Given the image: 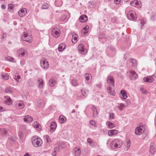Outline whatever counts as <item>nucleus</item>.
Here are the masks:
<instances>
[{"instance_id":"1","label":"nucleus","mask_w":156,"mask_h":156,"mask_svg":"<svg viewBox=\"0 0 156 156\" xmlns=\"http://www.w3.org/2000/svg\"><path fill=\"white\" fill-rule=\"evenodd\" d=\"M125 13L127 18L129 20L135 21L136 20L137 15L134 11L130 9V8L129 7L126 9Z\"/></svg>"},{"instance_id":"2","label":"nucleus","mask_w":156,"mask_h":156,"mask_svg":"<svg viewBox=\"0 0 156 156\" xmlns=\"http://www.w3.org/2000/svg\"><path fill=\"white\" fill-rule=\"evenodd\" d=\"M33 145L35 147H40L42 144L41 139L37 136H34L31 138Z\"/></svg>"},{"instance_id":"3","label":"nucleus","mask_w":156,"mask_h":156,"mask_svg":"<svg viewBox=\"0 0 156 156\" xmlns=\"http://www.w3.org/2000/svg\"><path fill=\"white\" fill-rule=\"evenodd\" d=\"M122 141L119 139H116L112 141L110 144L111 148L116 149L120 148L122 145Z\"/></svg>"},{"instance_id":"4","label":"nucleus","mask_w":156,"mask_h":156,"mask_svg":"<svg viewBox=\"0 0 156 156\" xmlns=\"http://www.w3.org/2000/svg\"><path fill=\"white\" fill-rule=\"evenodd\" d=\"M22 40L29 43L32 41V37L30 34L29 33H23L21 35Z\"/></svg>"},{"instance_id":"5","label":"nucleus","mask_w":156,"mask_h":156,"mask_svg":"<svg viewBox=\"0 0 156 156\" xmlns=\"http://www.w3.org/2000/svg\"><path fill=\"white\" fill-rule=\"evenodd\" d=\"M41 67L44 69H47L49 66L48 62L46 59L42 58L41 61Z\"/></svg>"},{"instance_id":"6","label":"nucleus","mask_w":156,"mask_h":156,"mask_svg":"<svg viewBox=\"0 0 156 156\" xmlns=\"http://www.w3.org/2000/svg\"><path fill=\"white\" fill-rule=\"evenodd\" d=\"M145 129L143 126L136 127L135 130V133L137 135H141L145 131Z\"/></svg>"},{"instance_id":"7","label":"nucleus","mask_w":156,"mask_h":156,"mask_svg":"<svg viewBox=\"0 0 156 156\" xmlns=\"http://www.w3.org/2000/svg\"><path fill=\"white\" fill-rule=\"evenodd\" d=\"M51 33L52 35L55 38L58 37L60 35V30L56 28H53L52 29Z\"/></svg>"},{"instance_id":"8","label":"nucleus","mask_w":156,"mask_h":156,"mask_svg":"<svg viewBox=\"0 0 156 156\" xmlns=\"http://www.w3.org/2000/svg\"><path fill=\"white\" fill-rule=\"evenodd\" d=\"M17 54L19 57H23L27 55V51L23 48H21L18 50Z\"/></svg>"},{"instance_id":"9","label":"nucleus","mask_w":156,"mask_h":156,"mask_svg":"<svg viewBox=\"0 0 156 156\" xmlns=\"http://www.w3.org/2000/svg\"><path fill=\"white\" fill-rule=\"evenodd\" d=\"M107 81L109 86H112L113 87H114V80L112 76H108L107 78Z\"/></svg>"},{"instance_id":"10","label":"nucleus","mask_w":156,"mask_h":156,"mask_svg":"<svg viewBox=\"0 0 156 156\" xmlns=\"http://www.w3.org/2000/svg\"><path fill=\"white\" fill-rule=\"evenodd\" d=\"M81 150L80 148L78 147H74L73 150V154L76 156L80 155L81 154Z\"/></svg>"},{"instance_id":"11","label":"nucleus","mask_w":156,"mask_h":156,"mask_svg":"<svg viewBox=\"0 0 156 156\" xmlns=\"http://www.w3.org/2000/svg\"><path fill=\"white\" fill-rule=\"evenodd\" d=\"M27 13V10L24 8L20 9L18 12L19 15L21 17L24 16Z\"/></svg>"},{"instance_id":"12","label":"nucleus","mask_w":156,"mask_h":156,"mask_svg":"<svg viewBox=\"0 0 156 156\" xmlns=\"http://www.w3.org/2000/svg\"><path fill=\"white\" fill-rule=\"evenodd\" d=\"M154 75L151 76H149L146 77H144L143 79V80L145 82L148 83L152 82L154 81V79L153 78Z\"/></svg>"},{"instance_id":"13","label":"nucleus","mask_w":156,"mask_h":156,"mask_svg":"<svg viewBox=\"0 0 156 156\" xmlns=\"http://www.w3.org/2000/svg\"><path fill=\"white\" fill-rule=\"evenodd\" d=\"M78 50L80 53L82 54H84L86 53L87 50L85 49L84 48V45L83 44H80L78 46Z\"/></svg>"},{"instance_id":"14","label":"nucleus","mask_w":156,"mask_h":156,"mask_svg":"<svg viewBox=\"0 0 156 156\" xmlns=\"http://www.w3.org/2000/svg\"><path fill=\"white\" fill-rule=\"evenodd\" d=\"M57 83V80L56 78L52 77L49 81V84L51 87H53Z\"/></svg>"},{"instance_id":"15","label":"nucleus","mask_w":156,"mask_h":156,"mask_svg":"<svg viewBox=\"0 0 156 156\" xmlns=\"http://www.w3.org/2000/svg\"><path fill=\"white\" fill-rule=\"evenodd\" d=\"M110 51L108 54L109 56L113 57L116 54V50L112 46H111L110 48Z\"/></svg>"},{"instance_id":"16","label":"nucleus","mask_w":156,"mask_h":156,"mask_svg":"<svg viewBox=\"0 0 156 156\" xmlns=\"http://www.w3.org/2000/svg\"><path fill=\"white\" fill-rule=\"evenodd\" d=\"M111 86L107 87V90L108 92L111 95L114 96L115 94V92L114 89L111 87Z\"/></svg>"},{"instance_id":"17","label":"nucleus","mask_w":156,"mask_h":156,"mask_svg":"<svg viewBox=\"0 0 156 156\" xmlns=\"http://www.w3.org/2000/svg\"><path fill=\"white\" fill-rule=\"evenodd\" d=\"M61 13L63 14V15L62 16L61 18V20L62 21H65L66 20L67 18V15L68 13L67 11H62L61 12Z\"/></svg>"},{"instance_id":"18","label":"nucleus","mask_w":156,"mask_h":156,"mask_svg":"<svg viewBox=\"0 0 156 156\" xmlns=\"http://www.w3.org/2000/svg\"><path fill=\"white\" fill-rule=\"evenodd\" d=\"M24 121L27 123H30L33 121V118L30 116L27 115L24 117Z\"/></svg>"},{"instance_id":"19","label":"nucleus","mask_w":156,"mask_h":156,"mask_svg":"<svg viewBox=\"0 0 156 156\" xmlns=\"http://www.w3.org/2000/svg\"><path fill=\"white\" fill-rule=\"evenodd\" d=\"M50 131H54L55 129L57 127V125L55 122H52L51 123V126H50Z\"/></svg>"},{"instance_id":"20","label":"nucleus","mask_w":156,"mask_h":156,"mask_svg":"<svg viewBox=\"0 0 156 156\" xmlns=\"http://www.w3.org/2000/svg\"><path fill=\"white\" fill-rule=\"evenodd\" d=\"M87 141L89 143V145L92 147H94L97 145L96 143L94 141L90 138H88L87 139Z\"/></svg>"},{"instance_id":"21","label":"nucleus","mask_w":156,"mask_h":156,"mask_svg":"<svg viewBox=\"0 0 156 156\" xmlns=\"http://www.w3.org/2000/svg\"><path fill=\"white\" fill-rule=\"evenodd\" d=\"M79 20L80 22L83 23L87 20V17L85 15H83L80 17Z\"/></svg>"},{"instance_id":"22","label":"nucleus","mask_w":156,"mask_h":156,"mask_svg":"<svg viewBox=\"0 0 156 156\" xmlns=\"http://www.w3.org/2000/svg\"><path fill=\"white\" fill-rule=\"evenodd\" d=\"M5 98L6 99L5 103L10 105H12V101L11 100L10 97L9 96H6Z\"/></svg>"},{"instance_id":"23","label":"nucleus","mask_w":156,"mask_h":156,"mask_svg":"<svg viewBox=\"0 0 156 156\" xmlns=\"http://www.w3.org/2000/svg\"><path fill=\"white\" fill-rule=\"evenodd\" d=\"M86 80L87 81L90 82L92 80V76L90 74L86 73L84 75Z\"/></svg>"},{"instance_id":"24","label":"nucleus","mask_w":156,"mask_h":156,"mask_svg":"<svg viewBox=\"0 0 156 156\" xmlns=\"http://www.w3.org/2000/svg\"><path fill=\"white\" fill-rule=\"evenodd\" d=\"M118 131L116 129L111 130L108 131V135L109 136L116 134L118 133Z\"/></svg>"},{"instance_id":"25","label":"nucleus","mask_w":156,"mask_h":156,"mask_svg":"<svg viewBox=\"0 0 156 156\" xmlns=\"http://www.w3.org/2000/svg\"><path fill=\"white\" fill-rule=\"evenodd\" d=\"M154 145V144L153 143H151L150 144L149 151L150 152L151 154H154L156 151V149Z\"/></svg>"},{"instance_id":"26","label":"nucleus","mask_w":156,"mask_h":156,"mask_svg":"<svg viewBox=\"0 0 156 156\" xmlns=\"http://www.w3.org/2000/svg\"><path fill=\"white\" fill-rule=\"evenodd\" d=\"M0 133L2 135L6 136L8 134L7 130L5 128H0Z\"/></svg>"},{"instance_id":"27","label":"nucleus","mask_w":156,"mask_h":156,"mask_svg":"<svg viewBox=\"0 0 156 156\" xmlns=\"http://www.w3.org/2000/svg\"><path fill=\"white\" fill-rule=\"evenodd\" d=\"M37 81L38 83V87L40 88L41 89L43 86L44 82L43 80L40 78H38Z\"/></svg>"},{"instance_id":"28","label":"nucleus","mask_w":156,"mask_h":156,"mask_svg":"<svg viewBox=\"0 0 156 156\" xmlns=\"http://www.w3.org/2000/svg\"><path fill=\"white\" fill-rule=\"evenodd\" d=\"M71 83L73 86L76 87L79 85L77 80L76 79H71Z\"/></svg>"},{"instance_id":"29","label":"nucleus","mask_w":156,"mask_h":156,"mask_svg":"<svg viewBox=\"0 0 156 156\" xmlns=\"http://www.w3.org/2000/svg\"><path fill=\"white\" fill-rule=\"evenodd\" d=\"M66 47L65 45L63 44H60L58 47V50L60 52H62L65 49Z\"/></svg>"},{"instance_id":"30","label":"nucleus","mask_w":156,"mask_h":156,"mask_svg":"<svg viewBox=\"0 0 156 156\" xmlns=\"http://www.w3.org/2000/svg\"><path fill=\"white\" fill-rule=\"evenodd\" d=\"M16 106L22 107H24V105L22 101H17L16 102Z\"/></svg>"},{"instance_id":"31","label":"nucleus","mask_w":156,"mask_h":156,"mask_svg":"<svg viewBox=\"0 0 156 156\" xmlns=\"http://www.w3.org/2000/svg\"><path fill=\"white\" fill-rule=\"evenodd\" d=\"M89 26L88 25H86L83 29L82 30V33L83 34H85L87 33L88 31Z\"/></svg>"},{"instance_id":"32","label":"nucleus","mask_w":156,"mask_h":156,"mask_svg":"<svg viewBox=\"0 0 156 156\" xmlns=\"http://www.w3.org/2000/svg\"><path fill=\"white\" fill-rule=\"evenodd\" d=\"M58 146L55 147V149H56L57 150H56V151H59L62 149L64 145L63 144L61 143H58Z\"/></svg>"},{"instance_id":"33","label":"nucleus","mask_w":156,"mask_h":156,"mask_svg":"<svg viewBox=\"0 0 156 156\" xmlns=\"http://www.w3.org/2000/svg\"><path fill=\"white\" fill-rule=\"evenodd\" d=\"M106 124L108 126V127L110 129H112L115 126V124L109 121L107 122Z\"/></svg>"},{"instance_id":"34","label":"nucleus","mask_w":156,"mask_h":156,"mask_svg":"<svg viewBox=\"0 0 156 156\" xmlns=\"http://www.w3.org/2000/svg\"><path fill=\"white\" fill-rule=\"evenodd\" d=\"M66 120V118L63 115H61L59 117V122L60 123H63Z\"/></svg>"},{"instance_id":"35","label":"nucleus","mask_w":156,"mask_h":156,"mask_svg":"<svg viewBox=\"0 0 156 156\" xmlns=\"http://www.w3.org/2000/svg\"><path fill=\"white\" fill-rule=\"evenodd\" d=\"M130 76H132L133 78L134 79L137 78L138 77V76L135 72L134 71H131L130 72Z\"/></svg>"},{"instance_id":"36","label":"nucleus","mask_w":156,"mask_h":156,"mask_svg":"<svg viewBox=\"0 0 156 156\" xmlns=\"http://www.w3.org/2000/svg\"><path fill=\"white\" fill-rule=\"evenodd\" d=\"M129 62L132 64V65L133 67H135L137 65V61L135 59L131 58L130 59Z\"/></svg>"},{"instance_id":"37","label":"nucleus","mask_w":156,"mask_h":156,"mask_svg":"<svg viewBox=\"0 0 156 156\" xmlns=\"http://www.w3.org/2000/svg\"><path fill=\"white\" fill-rule=\"evenodd\" d=\"M55 4V6H60L62 4V0H56Z\"/></svg>"},{"instance_id":"38","label":"nucleus","mask_w":156,"mask_h":156,"mask_svg":"<svg viewBox=\"0 0 156 156\" xmlns=\"http://www.w3.org/2000/svg\"><path fill=\"white\" fill-rule=\"evenodd\" d=\"M140 4V2H138L137 0H135L132 2L130 3V5L133 6H135V5H139Z\"/></svg>"},{"instance_id":"39","label":"nucleus","mask_w":156,"mask_h":156,"mask_svg":"<svg viewBox=\"0 0 156 156\" xmlns=\"http://www.w3.org/2000/svg\"><path fill=\"white\" fill-rule=\"evenodd\" d=\"M125 146L128 148H129L130 147L131 144L130 140L129 139H127L125 140Z\"/></svg>"},{"instance_id":"40","label":"nucleus","mask_w":156,"mask_h":156,"mask_svg":"<svg viewBox=\"0 0 156 156\" xmlns=\"http://www.w3.org/2000/svg\"><path fill=\"white\" fill-rule=\"evenodd\" d=\"M82 95L84 97H86L88 93V91L85 89L82 90L81 91Z\"/></svg>"},{"instance_id":"41","label":"nucleus","mask_w":156,"mask_h":156,"mask_svg":"<svg viewBox=\"0 0 156 156\" xmlns=\"http://www.w3.org/2000/svg\"><path fill=\"white\" fill-rule=\"evenodd\" d=\"M15 7V5L12 4H9L8 5V11H10L11 10H13Z\"/></svg>"},{"instance_id":"42","label":"nucleus","mask_w":156,"mask_h":156,"mask_svg":"<svg viewBox=\"0 0 156 156\" xmlns=\"http://www.w3.org/2000/svg\"><path fill=\"white\" fill-rule=\"evenodd\" d=\"M2 77L5 80H7L9 79V75L6 73H3L2 74Z\"/></svg>"},{"instance_id":"43","label":"nucleus","mask_w":156,"mask_h":156,"mask_svg":"<svg viewBox=\"0 0 156 156\" xmlns=\"http://www.w3.org/2000/svg\"><path fill=\"white\" fill-rule=\"evenodd\" d=\"M12 89L10 87H7L5 90V92L6 93L11 94L12 91Z\"/></svg>"},{"instance_id":"44","label":"nucleus","mask_w":156,"mask_h":156,"mask_svg":"<svg viewBox=\"0 0 156 156\" xmlns=\"http://www.w3.org/2000/svg\"><path fill=\"white\" fill-rule=\"evenodd\" d=\"M121 94H122L123 97H124V99L126 98H127L126 92L124 90H121L120 92Z\"/></svg>"},{"instance_id":"45","label":"nucleus","mask_w":156,"mask_h":156,"mask_svg":"<svg viewBox=\"0 0 156 156\" xmlns=\"http://www.w3.org/2000/svg\"><path fill=\"white\" fill-rule=\"evenodd\" d=\"M92 109L93 111V116L94 117H96L98 115V112L96 108H93Z\"/></svg>"},{"instance_id":"46","label":"nucleus","mask_w":156,"mask_h":156,"mask_svg":"<svg viewBox=\"0 0 156 156\" xmlns=\"http://www.w3.org/2000/svg\"><path fill=\"white\" fill-rule=\"evenodd\" d=\"M140 90L142 92L145 94H147L149 93L148 91L145 90L143 88L141 87L140 89Z\"/></svg>"},{"instance_id":"47","label":"nucleus","mask_w":156,"mask_h":156,"mask_svg":"<svg viewBox=\"0 0 156 156\" xmlns=\"http://www.w3.org/2000/svg\"><path fill=\"white\" fill-rule=\"evenodd\" d=\"M139 21H140V24H141V27H142L144 26L146 22V20L144 19H142L140 20Z\"/></svg>"},{"instance_id":"48","label":"nucleus","mask_w":156,"mask_h":156,"mask_svg":"<svg viewBox=\"0 0 156 156\" xmlns=\"http://www.w3.org/2000/svg\"><path fill=\"white\" fill-rule=\"evenodd\" d=\"M57 150L55 149V148L54 150L52 151L51 154L52 156H55L56 154L59 152L58 151H56Z\"/></svg>"},{"instance_id":"49","label":"nucleus","mask_w":156,"mask_h":156,"mask_svg":"<svg viewBox=\"0 0 156 156\" xmlns=\"http://www.w3.org/2000/svg\"><path fill=\"white\" fill-rule=\"evenodd\" d=\"M77 40V37L76 36L74 37V36H73V38L72 39V42L73 43L75 44V43H76V42Z\"/></svg>"},{"instance_id":"50","label":"nucleus","mask_w":156,"mask_h":156,"mask_svg":"<svg viewBox=\"0 0 156 156\" xmlns=\"http://www.w3.org/2000/svg\"><path fill=\"white\" fill-rule=\"evenodd\" d=\"M48 4L47 3H44L42 6V8L43 9H46L48 7Z\"/></svg>"},{"instance_id":"51","label":"nucleus","mask_w":156,"mask_h":156,"mask_svg":"<svg viewBox=\"0 0 156 156\" xmlns=\"http://www.w3.org/2000/svg\"><path fill=\"white\" fill-rule=\"evenodd\" d=\"M20 77L19 75H18L17 76L15 75L13 77L14 79L17 82H18V80L20 79Z\"/></svg>"},{"instance_id":"52","label":"nucleus","mask_w":156,"mask_h":156,"mask_svg":"<svg viewBox=\"0 0 156 156\" xmlns=\"http://www.w3.org/2000/svg\"><path fill=\"white\" fill-rule=\"evenodd\" d=\"M90 123L92 125V126H94L96 127H97V126L96 125V123L95 122L93 121V120H91V121H90Z\"/></svg>"},{"instance_id":"53","label":"nucleus","mask_w":156,"mask_h":156,"mask_svg":"<svg viewBox=\"0 0 156 156\" xmlns=\"http://www.w3.org/2000/svg\"><path fill=\"white\" fill-rule=\"evenodd\" d=\"M6 58L8 61H9L11 62H14V59L10 57H8Z\"/></svg>"},{"instance_id":"54","label":"nucleus","mask_w":156,"mask_h":156,"mask_svg":"<svg viewBox=\"0 0 156 156\" xmlns=\"http://www.w3.org/2000/svg\"><path fill=\"white\" fill-rule=\"evenodd\" d=\"M89 3L91 5H90L91 8H93L95 5V3L93 1H90L89 2Z\"/></svg>"},{"instance_id":"55","label":"nucleus","mask_w":156,"mask_h":156,"mask_svg":"<svg viewBox=\"0 0 156 156\" xmlns=\"http://www.w3.org/2000/svg\"><path fill=\"white\" fill-rule=\"evenodd\" d=\"M25 61L24 60L22 59L20 60V63L22 66H24L25 65Z\"/></svg>"},{"instance_id":"56","label":"nucleus","mask_w":156,"mask_h":156,"mask_svg":"<svg viewBox=\"0 0 156 156\" xmlns=\"http://www.w3.org/2000/svg\"><path fill=\"white\" fill-rule=\"evenodd\" d=\"M18 135L20 138H23V134L22 131H20Z\"/></svg>"},{"instance_id":"57","label":"nucleus","mask_w":156,"mask_h":156,"mask_svg":"<svg viewBox=\"0 0 156 156\" xmlns=\"http://www.w3.org/2000/svg\"><path fill=\"white\" fill-rule=\"evenodd\" d=\"M46 139L47 140V142L49 143L51 142V139L48 136L46 135Z\"/></svg>"},{"instance_id":"58","label":"nucleus","mask_w":156,"mask_h":156,"mask_svg":"<svg viewBox=\"0 0 156 156\" xmlns=\"http://www.w3.org/2000/svg\"><path fill=\"white\" fill-rule=\"evenodd\" d=\"M37 129V130H40L41 129V127L40 126V125L38 124L37 126H36L35 127Z\"/></svg>"},{"instance_id":"59","label":"nucleus","mask_w":156,"mask_h":156,"mask_svg":"<svg viewBox=\"0 0 156 156\" xmlns=\"http://www.w3.org/2000/svg\"><path fill=\"white\" fill-rule=\"evenodd\" d=\"M39 123L36 121L34 122L33 123V126L34 127L37 126Z\"/></svg>"},{"instance_id":"60","label":"nucleus","mask_w":156,"mask_h":156,"mask_svg":"<svg viewBox=\"0 0 156 156\" xmlns=\"http://www.w3.org/2000/svg\"><path fill=\"white\" fill-rule=\"evenodd\" d=\"M109 118L112 119L114 118V115L113 113H110L109 115Z\"/></svg>"},{"instance_id":"61","label":"nucleus","mask_w":156,"mask_h":156,"mask_svg":"<svg viewBox=\"0 0 156 156\" xmlns=\"http://www.w3.org/2000/svg\"><path fill=\"white\" fill-rule=\"evenodd\" d=\"M120 2V0L119 1V0H114V3L115 4H119Z\"/></svg>"},{"instance_id":"62","label":"nucleus","mask_w":156,"mask_h":156,"mask_svg":"<svg viewBox=\"0 0 156 156\" xmlns=\"http://www.w3.org/2000/svg\"><path fill=\"white\" fill-rule=\"evenodd\" d=\"M1 8L2 9H5L6 7L5 5L2 4L1 5Z\"/></svg>"},{"instance_id":"63","label":"nucleus","mask_w":156,"mask_h":156,"mask_svg":"<svg viewBox=\"0 0 156 156\" xmlns=\"http://www.w3.org/2000/svg\"><path fill=\"white\" fill-rule=\"evenodd\" d=\"M5 108H0V112L5 111Z\"/></svg>"},{"instance_id":"64","label":"nucleus","mask_w":156,"mask_h":156,"mask_svg":"<svg viewBox=\"0 0 156 156\" xmlns=\"http://www.w3.org/2000/svg\"><path fill=\"white\" fill-rule=\"evenodd\" d=\"M96 87L98 88H100L101 87V86L100 84H97L96 85Z\"/></svg>"}]
</instances>
